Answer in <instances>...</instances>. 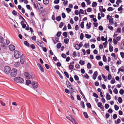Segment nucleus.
<instances>
[{"instance_id":"1","label":"nucleus","mask_w":124,"mask_h":124,"mask_svg":"<svg viewBox=\"0 0 124 124\" xmlns=\"http://www.w3.org/2000/svg\"><path fill=\"white\" fill-rule=\"evenodd\" d=\"M14 81L15 82L18 83H22L24 82L23 79L19 77L15 78H14Z\"/></svg>"},{"instance_id":"2","label":"nucleus","mask_w":124,"mask_h":124,"mask_svg":"<svg viewBox=\"0 0 124 124\" xmlns=\"http://www.w3.org/2000/svg\"><path fill=\"white\" fill-rule=\"evenodd\" d=\"M24 75L25 78L27 79H30L32 78L33 75L32 74H30L28 72H25Z\"/></svg>"},{"instance_id":"3","label":"nucleus","mask_w":124,"mask_h":124,"mask_svg":"<svg viewBox=\"0 0 124 124\" xmlns=\"http://www.w3.org/2000/svg\"><path fill=\"white\" fill-rule=\"evenodd\" d=\"M17 70L15 69H13L12 70L10 73V75L13 77H15L17 74Z\"/></svg>"},{"instance_id":"4","label":"nucleus","mask_w":124,"mask_h":124,"mask_svg":"<svg viewBox=\"0 0 124 124\" xmlns=\"http://www.w3.org/2000/svg\"><path fill=\"white\" fill-rule=\"evenodd\" d=\"M15 57L16 59H18L21 57L20 53L18 51L16 50L14 53Z\"/></svg>"},{"instance_id":"5","label":"nucleus","mask_w":124,"mask_h":124,"mask_svg":"<svg viewBox=\"0 0 124 124\" xmlns=\"http://www.w3.org/2000/svg\"><path fill=\"white\" fill-rule=\"evenodd\" d=\"M11 69L8 66H6L4 68V71L5 74H9Z\"/></svg>"},{"instance_id":"6","label":"nucleus","mask_w":124,"mask_h":124,"mask_svg":"<svg viewBox=\"0 0 124 124\" xmlns=\"http://www.w3.org/2000/svg\"><path fill=\"white\" fill-rule=\"evenodd\" d=\"M31 85L33 89L36 88L38 87V84L36 82H33L31 83Z\"/></svg>"},{"instance_id":"7","label":"nucleus","mask_w":124,"mask_h":124,"mask_svg":"<svg viewBox=\"0 0 124 124\" xmlns=\"http://www.w3.org/2000/svg\"><path fill=\"white\" fill-rule=\"evenodd\" d=\"M9 48L10 50L11 51H13L15 49V46L13 45H10L9 46Z\"/></svg>"},{"instance_id":"8","label":"nucleus","mask_w":124,"mask_h":124,"mask_svg":"<svg viewBox=\"0 0 124 124\" xmlns=\"http://www.w3.org/2000/svg\"><path fill=\"white\" fill-rule=\"evenodd\" d=\"M98 75L97 72V71H95L93 75V78L94 80H95L96 77Z\"/></svg>"},{"instance_id":"9","label":"nucleus","mask_w":124,"mask_h":124,"mask_svg":"<svg viewBox=\"0 0 124 124\" xmlns=\"http://www.w3.org/2000/svg\"><path fill=\"white\" fill-rule=\"evenodd\" d=\"M40 70L42 72H44V69L42 66L39 63H38L37 64Z\"/></svg>"},{"instance_id":"10","label":"nucleus","mask_w":124,"mask_h":124,"mask_svg":"<svg viewBox=\"0 0 124 124\" xmlns=\"http://www.w3.org/2000/svg\"><path fill=\"white\" fill-rule=\"evenodd\" d=\"M36 43H37V44L39 46L41 47H42L43 45L42 44V42L40 40H37L36 41Z\"/></svg>"},{"instance_id":"11","label":"nucleus","mask_w":124,"mask_h":124,"mask_svg":"<svg viewBox=\"0 0 124 124\" xmlns=\"http://www.w3.org/2000/svg\"><path fill=\"white\" fill-rule=\"evenodd\" d=\"M110 17V18L108 20H109V23L110 24L112 25L113 23V18L112 17V16H111Z\"/></svg>"},{"instance_id":"12","label":"nucleus","mask_w":124,"mask_h":124,"mask_svg":"<svg viewBox=\"0 0 124 124\" xmlns=\"http://www.w3.org/2000/svg\"><path fill=\"white\" fill-rule=\"evenodd\" d=\"M21 24L22 26V27L23 28H25L26 27V25L24 23V22L23 21L21 22Z\"/></svg>"},{"instance_id":"13","label":"nucleus","mask_w":124,"mask_h":124,"mask_svg":"<svg viewBox=\"0 0 124 124\" xmlns=\"http://www.w3.org/2000/svg\"><path fill=\"white\" fill-rule=\"evenodd\" d=\"M106 98L107 100H110L111 99L110 96L109 95L108 93H107L106 94Z\"/></svg>"},{"instance_id":"14","label":"nucleus","mask_w":124,"mask_h":124,"mask_svg":"<svg viewBox=\"0 0 124 124\" xmlns=\"http://www.w3.org/2000/svg\"><path fill=\"white\" fill-rule=\"evenodd\" d=\"M20 64V63L19 62H16L15 63L14 65L15 67H17L19 66Z\"/></svg>"},{"instance_id":"15","label":"nucleus","mask_w":124,"mask_h":124,"mask_svg":"<svg viewBox=\"0 0 124 124\" xmlns=\"http://www.w3.org/2000/svg\"><path fill=\"white\" fill-rule=\"evenodd\" d=\"M111 69L113 72H114L116 71V68L114 66H112L111 67Z\"/></svg>"},{"instance_id":"16","label":"nucleus","mask_w":124,"mask_h":124,"mask_svg":"<svg viewBox=\"0 0 124 124\" xmlns=\"http://www.w3.org/2000/svg\"><path fill=\"white\" fill-rule=\"evenodd\" d=\"M89 25H88V23H87L86 25V26L87 27V29H89L91 27V23L90 22H89Z\"/></svg>"},{"instance_id":"17","label":"nucleus","mask_w":124,"mask_h":124,"mask_svg":"<svg viewBox=\"0 0 124 124\" xmlns=\"http://www.w3.org/2000/svg\"><path fill=\"white\" fill-rule=\"evenodd\" d=\"M62 44L61 43H60L58 44H57L56 45L57 48L58 49H59L61 47V46Z\"/></svg>"},{"instance_id":"18","label":"nucleus","mask_w":124,"mask_h":124,"mask_svg":"<svg viewBox=\"0 0 124 124\" xmlns=\"http://www.w3.org/2000/svg\"><path fill=\"white\" fill-rule=\"evenodd\" d=\"M69 41V39L68 38H67L66 39H65L64 40V43L66 44H67Z\"/></svg>"},{"instance_id":"19","label":"nucleus","mask_w":124,"mask_h":124,"mask_svg":"<svg viewBox=\"0 0 124 124\" xmlns=\"http://www.w3.org/2000/svg\"><path fill=\"white\" fill-rule=\"evenodd\" d=\"M102 76L104 79L105 81H106L107 80V79L106 77L103 74H102L101 75Z\"/></svg>"},{"instance_id":"20","label":"nucleus","mask_w":124,"mask_h":124,"mask_svg":"<svg viewBox=\"0 0 124 124\" xmlns=\"http://www.w3.org/2000/svg\"><path fill=\"white\" fill-rule=\"evenodd\" d=\"M56 19L57 21H59L61 19V16H59L56 17Z\"/></svg>"},{"instance_id":"21","label":"nucleus","mask_w":124,"mask_h":124,"mask_svg":"<svg viewBox=\"0 0 124 124\" xmlns=\"http://www.w3.org/2000/svg\"><path fill=\"white\" fill-rule=\"evenodd\" d=\"M114 9V8L113 9L112 7H109L107 8V10L108 11H113Z\"/></svg>"},{"instance_id":"22","label":"nucleus","mask_w":124,"mask_h":124,"mask_svg":"<svg viewBox=\"0 0 124 124\" xmlns=\"http://www.w3.org/2000/svg\"><path fill=\"white\" fill-rule=\"evenodd\" d=\"M74 47L77 50H79L80 48V46H78V44H76L75 46Z\"/></svg>"},{"instance_id":"23","label":"nucleus","mask_w":124,"mask_h":124,"mask_svg":"<svg viewBox=\"0 0 124 124\" xmlns=\"http://www.w3.org/2000/svg\"><path fill=\"white\" fill-rule=\"evenodd\" d=\"M79 63L81 65H83L85 64L84 62V61L82 60H80Z\"/></svg>"},{"instance_id":"24","label":"nucleus","mask_w":124,"mask_h":124,"mask_svg":"<svg viewBox=\"0 0 124 124\" xmlns=\"http://www.w3.org/2000/svg\"><path fill=\"white\" fill-rule=\"evenodd\" d=\"M83 114L85 118H88V116L86 112H83Z\"/></svg>"},{"instance_id":"25","label":"nucleus","mask_w":124,"mask_h":124,"mask_svg":"<svg viewBox=\"0 0 124 124\" xmlns=\"http://www.w3.org/2000/svg\"><path fill=\"white\" fill-rule=\"evenodd\" d=\"M37 7L39 9H40L43 8L42 6L39 3H38L37 4Z\"/></svg>"},{"instance_id":"26","label":"nucleus","mask_w":124,"mask_h":124,"mask_svg":"<svg viewBox=\"0 0 124 124\" xmlns=\"http://www.w3.org/2000/svg\"><path fill=\"white\" fill-rule=\"evenodd\" d=\"M49 0H43V2L45 4H48L49 2Z\"/></svg>"},{"instance_id":"27","label":"nucleus","mask_w":124,"mask_h":124,"mask_svg":"<svg viewBox=\"0 0 124 124\" xmlns=\"http://www.w3.org/2000/svg\"><path fill=\"white\" fill-rule=\"evenodd\" d=\"M87 68L89 69H90L91 67V64L89 62H88L87 64Z\"/></svg>"},{"instance_id":"28","label":"nucleus","mask_w":124,"mask_h":124,"mask_svg":"<svg viewBox=\"0 0 124 124\" xmlns=\"http://www.w3.org/2000/svg\"><path fill=\"white\" fill-rule=\"evenodd\" d=\"M24 45L28 47L30 46L29 43L26 41H25L24 42Z\"/></svg>"},{"instance_id":"29","label":"nucleus","mask_w":124,"mask_h":124,"mask_svg":"<svg viewBox=\"0 0 124 124\" xmlns=\"http://www.w3.org/2000/svg\"><path fill=\"white\" fill-rule=\"evenodd\" d=\"M36 91L39 93V94H42V90L40 89H38L37 90H36Z\"/></svg>"},{"instance_id":"30","label":"nucleus","mask_w":124,"mask_h":124,"mask_svg":"<svg viewBox=\"0 0 124 124\" xmlns=\"http://www.w3.org/2000/svg\"><path fill=\"white\" fill-rule=\"evenodd\" d=\"M84 22H82L81 23L80 27L82 28H83L84 27Z\"/></svg>"},{"instance_id":"31","label":"nucleus","mask_w":124,"mask_h":124,"mask_svg":"<svg viewBox=\"0 0 124 124\" xmlns=\"http://www.w3.org/2000/svg\"><path fill=\"white\" fill-rule=\"evenodd\" d=\"M118 101L119 103H121L122 102V100L121 97H119L118 99Z\"/></svg>"},{"instance_id":"32","label":"nucleus","mask_w":124,"mask_h":124,"mask_svg":"<svg viewBox=\"0 0 124 124\" xmlns=\"http://www.w3.org/2000/svg\"><path fill=\"white\" fill-rule=\"evenodd\" d=\"M119 93L121 95L123 94L124 93V91L123 89H121L119 91Z\"/></svg>"},{"instance_id":"33","label":"nucleus","mask_w":124,"mask_h":124,"mask_svg":"<svg viewBox=\"0 0 124 124\" xmlns=\"http://www.w3.org/2000/svg\"><path fill=\"white\" fill-rule=\"evenodd\" d=\"M80 105L83 108H84L85 107V104L84 102L81 101L80 102Z\"/></svg>"},{"instance_id":"34","label":"nucleus","mask_w":124,"mask_h":124,"mask_svg":"<svg viewBox=\"0 0 124 124\" xmlns=\"http://www.w3.org/2000/svg\"><path fill=\"white\" fill-rule=\"evenodd\" d=\"M103 9V7L102 6H100L99 7V11H100L101 13H102V10Z\"/></svg>"},{"instance_id":"35","label":"nucleus","mask_w":124,"mask_h":124,"mask_svg":"<svg viewBox=\"0 0 124 124\" xmlns=\"http://www.w3.org/2000/svg\"><path fill=\"white\" fill-rule=\"evenodd\" d=\"M26 83L27 85H28L31 84V82L30 80H27L26 81Z\"/></svg>"},{"instance_id":"36","label":"nucleus","mask_w":124,"mask_h":124,"mask_svg":"<svg viewBox=\"0 0 124 124\" xmlns=\"http://www.w3.org/2000/svg\"><path fill=\"white\" fill-rule=\"evenodd\" d=\"M20 62L22 64H23L24 63V60L23 58L22 57H21Z\"/></svg>"},{"instance_id":"37","label":"nucleus","mask_w":124,"mask_h":124,"mask_svg":"<svg viewBox=\"0 0 124 124\" xmlns=\"http://www.w3.org/2000/svg\"><path fill=\"white\" fill-rule=\"evenodd\" d=\"M115 32H118L120 33L121 32V28H118L117 30Z\"/></svg>"},{"instance_id":"38","label":"nucleus","mask_w":124,"mask_h":124,"mask_svg":"<svg viewBox=\"0 0 124 124\" xmlns=\"http://www.w3.org/2000/svg\"><path fill=\"white\" fill-rule=\"evenodd\" d=\"M103 60L104 62H106L107 61L105 55H104L103 56Z\"/></svg>"},{"instance_id":"39","label":"nucleus","mask_w":124,"mask_h":124,"mask_svg":"<svg viewBox=\"0 0 124 124\" xmlns=\"http://www.w3.org/2000/svg\"><path fill=\"white\" fill-rule=\"evenodd\" d=\"M61 33L62 32L61 31L57 33L56 35L57 37H59L60 36Z\"/></svg>"},{"instance_id":"40","label":"nucleus","mask_w":124,"mask_h":124,"mask_svg":"<svg viewBox=\"0 0 124 124\" xmlns=\"http://www.w3.org/2000/svg\"><path fill=\"white\" fill-rule=\"evenodd\" d=\"M85 36L86 38L87 39H89L91 37V36L88 34H85Z\"/></svg>"},{"instance_id":"41","label":"nucleus","mask_w":124,"mask_h":124,"mask_svg":"<svg viewBox=\"0 0 124 124\" xmlns=\"http://www.w3.org/2000/svg\"><path fill=\"white\" fill-rule=\"evenodd\" d=\"M69 67L70 69L72 70L74 68V66L73 65L70 64L69 66Z\"/></svg>"},{"instance_id":"42","label":"nucleus","mask_w":124,"mask_h":124,"mask_svg":"<svg viewBox=\"0 0 124 124\" xmlns=\"http://www.w3.org/2000/svg\"><path fill=\"white\" fill-rule=\"evenodd\" d=\"M86 106L88 108H91V106L90 103H87L86 104Z\"/></svg>"},{"instance_id":"43","label":"nucleus","mask_w":124,"mask_h":124,"mask_svg":"<svg viewBox=\"0 0 124 124\" xmlns=\"http://www.w3.org/2000/svg\"><path fill=\"white\" fill-rule=\"evenodd\" d=\"M64 36L65 38H66L67 36V32H64L62 34Z\"/></svg>"},{"instance_id":"44","label":"nucleus","mask_w":124,"mask_h":124,"mask_svg":"<svg viewBox=\"0 0 124 124\" xmlns=\"http://www.w3.org/2000/svg\"><path fill=\"white\" fill-rule=\"evenodd\" d=\"M122 2V1L121 0H117L116 2V4L117 5H119V3H121Z\"/></svg>"},{"instance_id":"45","label":"nucleus","mask_w":124,"mask_h":124,"mask_svg":"<svg viewBox=\"0 0 124 124\" xmlns=\"http://www.w3.org/2000/svg\"><path fill=\"white\" fill-rule=\"evenodd\" d=\"M97 4L95 2H94L92 3V6L93 7H96L97 5Z\"/></svg>"},{"instance_id":"46","label":"nucleus","mask_w":124,"mask_h":124,"mask_svg":"<svg viewBox=\"0 0 124 124\" xmlns=\"http://www.w3.org/2000/svg\"><path fill=\"white\" fill-rule=\"evenodd\" d=\"M114 108L116 110H118L119 108V107L118 106L116 105H114Z\"/></svg>"},{"instance_id":"47","label":"nucleus","mask_w":124,"mask_h":124,"mask_svg":"<svg viewBox=\"0 0 124 124\" xmlns=\"http://www.w3.org/2000/svg\"><path fill=\"white\" fill-rule=\"evenodd\" d=\"M6 44L5 43L2 42L1 43V46L2 47H4L5 46Z\"/></svg>"},{"instance_id":"48","label":"nucleus","mask_w":124,"mask_h":124,"mask_svg":"<svg viewBox=\"0 0 124 124\" xmlns=\"http://www.w3.org/2000/svg\"><path fill=\"white\" fill-rule=\"evenodd\" d=\"M122 7L123 5H121L120 7L118 9V11H119L121 10H122Z\"/></svg>"},{"instance_id":"49","label":"nucleus","mask_w":124,"mask_h":124,"mask_svg":"<svg viewBox=\"0 0 124 124\" xmlns=\"http://www.w3.org/2000/svg\"><path fill=\"white\" fill-rule=\"evenodd\" d=\"M107 43L108 42L107 41H106L105 42L103 43V44L104 48H105L106 47Z\"/></svg>"},{"instance_id":"50","label":"nucleus","mask_w":124,"mask_h":124,"mask_svg":"<svg viewBox=\"0 0 124 124\" xmlns=\"http://www.w3.org/2000/svg\"><path fill=\"white\" fill-rule=\"evenodd\" d=\"M84 77L85 78L87 79H88L89 78V77L88 75L86 74H85Z\"/></svg>"},{"instance_id":"51","label":"nucleus","mask_w":124,"mask_h":124,"mask_svg":"<svg viewBox=\"0 0 124 124\" xmlns=\"http://www.w3.org/2000/svg\"><path fill=\"white\" fill-rule=\"evenodd\" d=\"M113 47L112 46L109 47V50L110 52H111L113 50Z\"/></svg>"},{"instance_id":"52","label":"nucleus","mask_w":124,"mask_h":124,"mask_svg":"<svg viewBox=\"0 0 124 124\" xmlns=\"http://www.w3.org/2000/svg\"><path fill=\"white\" fill-rule=\"evenodd\" d=\"M12 13L14 16H16L17 15V12L15 10H13L12 12Z\"/></svg>"},{"instance_id":"53","label":"nucleus","mask_w":124,"mask_h":124,"mask_svg":"<svg viewBox=\"0 0 124 124\" xmlns=\"http://www.w3.org/2000/svg\"><path fill=\"white\" fill-rule=\"evenodd\" d=\"M113 92L114 93L116 94H117L118 93V90L116 88H115L113 90Z\"/></svg>"},{"instance_id":"54","label":"nucleus","mask_w":124,"mask_h":124,"mask_svg":"<svg viewBox=\"0 0 124 124\" xmlns=\"http://www.w3.org/2000/svg\"><path fill=\"white\" fill-rule=\"evenodd\" d=\"M4 41V39L3 37H0V43Z\"/></svg>"},{"instance_id":"55","label":"nucleus","mask_w":124,"mask_h":124,"mask_svg":"<svg viewBox=\"0 0 124 124\" xmlns=\"http://www.w3.org/2000/svg\"><path fill=\"white\" fill-rule=\"evenodd\" d=\"M63 23L62 22H61L59 25V27L60 28H62L63 26Z\"/></svg>"},{"instance_id":"56","label":"nucleus","mask_w":124,"mask_h":124,"mask_svg":"<svg viewBox=\"0 0 124 124\" xmlns=\"http://www.w3.org/2000/svg\"><path fill=\"white\" fill-rule=\"evenodd\" d=\"M93 96L95 97H96L97 98H98V96L97 94L96 93H93Z\"/></svg>"},{"instance_id":"57","label":"nucleus","mask_w":124,"mask_h":124,"mask_svg":"<svg viewBox=\"0 0 124 124\" xmlns=\"http://www.w3.org/2000/svg\"><path fill=\"white\" fill-rule=\"evenodd\" d=\"M108 28L111 30H113V27L111 26H109V25L108 26Z\"/></svg>"},{"instance_id":"58","label":"nucleus","mask_w":124,"mask_h":124,"mask_svg":"<svg viewBox=\"0 0 124 124\" xmlns=\"http://www.w3.org/2000/svg\"><path fill=\"white\" fill-rule=\"evenodd\" d=\"M84 38V34L83 33H81V34L80 36V38L81 40L83 39Z\"/></svg>"},{"instance_id":"59","label":"nucleus","mask_w":124,"mask_h":124,"mask_svg":"<svg viewBox=\"0 0 124 124\" xmlns=\"http://www.w3.org/2000/svg\"><path fill=\"white\" fill-rule=\"evenodd\" d=\"M73 57H75L77 55V53L76 51H74L73 53Z\"/></svg>"},{"instance_id":"60","label":"nucleus","mask_w":124,"mask_h":124,"mask_svg":"<svg viewBox=\"0 0 124 124\" xmlns=\"http://www.w3.org/2000/svg\"><path fill=\"white\" fill-rule=\"evenodd\" d=\"M120 55L123 58H124V53L123 52H121L120 53Z\"/></svg>"},{"instance_id":"61","label":"nucleus","mask_w":124,"mask_h":124,"mask_svg":"<svg viewBox=\"0 0 124 124\" xmlns=\"http://www.w3.org/2000/svg\"><path fill=\"white\" fill-rule=\"evenodd\" d=\"M112 76L111 74H108V80H110L111 79Z\"/></svg>"},{"instance_id":"62","label":"nucleus","mask_w":124,"mask_h":124,"mask_svg":"<svg viewBox=\"0 0 124 124\" xmlns=\"http://www.w3.org/2000/svg\"><path fill=\"white\" fill-rule=\"evenodd\" d=\"M64 74L68 78H69V75L68 73L66 71H65L64 72Z\"/></svg>"},{"instance_id":"63","label":"nucleus","mask_w":124,"mask_h":124,"mask_svg":"<svg viewBox=\"0 0 124 124\" xmlns=\"http://www.w3.org/2000/svg\"><path fill=\"white\" fill-rule=\"evenodd\" d=\"M59 0H55L54 2V4H57L59 3Z\"/></svg>"},{"instance_id":"64","label":"nucleus","mask_w":124,"mask_h":124,"mask_svg":"<svg viewBox=\"0 0 124 124\" xmlns=\"http://www.w3.org/2000/svg\"><path fill=\"white\" fill-rule=\"evenodd\" d=\"M74 78L76 80H78L79 79V77L77 75H75L74 76Z\"/></svg>"}]
</instances>
